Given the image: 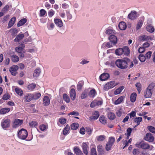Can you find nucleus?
Here are the masks:
<instances>
[{
	"instance_id": "nucleus-53",
	"label": "nucleus",
	"mask_w": 155,
	"mask_h": 155,
	"mask_svg": "<svg viewBox=\"0 0 155 155\" xmlns=\"http://www.w3.org/2000/svg\"><path fill=\"white\" fill-rule=\"evenodd\" d=\"M143 22L142 20H139L137 24L136 29L137 30L139 29L142 26Z\"/></svg>"
},
{
	"instance_id": "nucleus-46",
	"label": "nucleus",
	"mask_w": 155,
	"mask_h": 155,
	"mask_svg": "<svg viewBox=\"0 0 155 155\" xmlns=\"http://www.w3.org/2000/svg\"><path fill=\"white\" fill-rule=\"evenodd\" d=\"M105 136L104 135H101L97 136L96 137V138L97 141H102L105 140Z\"/></svg>"
},
{
	"instance_id": "nucleus-50",
	"label": "nucleus",
	"mask_w": 155,
	"mask_h": 155,
	"mask_svg": "<svg viewBox=\"0 0 155 155\" xmlns=\"http://www.w3.org/2000/svg\"><path fill=\"white\" fill-rule=\"evenodd\" d=\"M15 91L16 93L18 95L21 96L23 94L22 90L19 88H16Z\"/></svg>"
},
{
	"instance_id": "nucleus-12",
	"label": "nucleus",
	"mask_w": 155,
	"mask_h": 155,
	"mask_svg": "<svg viewBox=\"0 0 155 155\" xmlns=\"http://www.w3.org/2000/svg\"><path fill=\"white\" fill-rule=\"evenodd\" d=\"M106 110L107 111V116L108 118L110 120H113L116 118V115L114 113L109 111V108H106Z\"/></svg>"
},
{
	"instance_id": "nucleus-30",
	"label": "nucleus",
	"mask_w": 155,
	"mask_h": 155,
	"mask_svg": "<svg viewBox=\"0 0 155 155\" xmlns=\"http://www.w3.org/2000/svg\"><path fill=\"white\" fill-rule=\"evenodd\" d=\"M99 115V112L97 111H95L93 113L91 117L94 120H96L98 118Z\"/></svg>"
},
{
	"instance_id": "nucleus-25",
	"label": "nucleus",
	"mask_w": 155,
	"mask_h": 155,
	"mask_svg": "<svg viewBox=\"0 0 155 155\" xmlns=\"http://www.w3.org/2000/svg\"><path fill=\"white\" fill-rule=\"evenodd\" d=\"M25 47V45L24 44H22L21 47H16L15 48V51L18 53H21L22 52H25L23 51V48Z\"/></svg>"
},
{
	"instance_id": "nucleus-9",
	"label": "nucleus",
	"mask_w": 155,
	"mask_h": 155,
	"mask_svg": "<svg viewBox=\"0 0 155 155\" xmlns=\"http://www.w3.org/2000/svg\"><path fill=\"white\" fill-rule=\"evenodd\" d=\"M89 143L83 142L82 144V148L83 153L86 155H88L89 150Z\"/></svg>"
},
{
	"instance_id": "nucleus-48",
	"label": "nucleus",
	"mask_w": 155,
	"mask_h": 155,
	"mask_svg": "<svg viewBox=\"0 0 155 155\" xmlns=\"http://www.w3.org/2000/svg\"><path fill=\"white\" fill-rule=\"evenodd\" d=\"M47 12L44 9H41L40 10L39 15L41 17H45L47 16Z\"/></svg>"
},
{
	"instance_id": "nucleus-57",
	"label": "nucleus",
	"mask_w": 155,
	"mask_h": 155,
	"mask_svg": "<svg viewBox=\"0 0 155 155\" xmlns=\"http://www.w3.org/2000/svg\"><path fill=\"white\" fill-rule=\"evenodd\" d=\"M55 12L52 9H51L48 12V15L50 17H52L54 14Z\"/></svg>"
},
{
	"instance_id": "nucleus-4",
	"label": "nucleus",
	"mask_w": 155,
	"mask_h": 155,
	"mask_svg": "<svg viewBox=\"0 0 155 155\" xmlns=\"http://www.w3.org/2000/svg\"><path fill=\"white\" fill-rule=\"evenodd\" d=\"M28 133L26 130L22 128L18 132V136L19 138L22 140H25L27 137Z\"/></svg>"
},
{
	"instance_id": "nucleus-15",
	"label": "nucleus",
	"mask_w": 155,
	"mask_h": 155,
	"mask_svg": "<svg viewBox=\"0 0 155 155\" xmlns=\"http://www.w3.org/2000/svg\"><path fill=\"white\" fill-rule=\"evenodd\" d=\"M109 39L113 45H115L117 43V38L114 35H110L109 38Z\"/></svg>"
},
{
	"instance_id": "nucleus-13",
	"label": "nucleus",
	"mask_w": 155,
	"mask_h": 155,
	"mask_svg": "<svg viewBox=\"0 0 155 155\" xmlns=\"http://www.w3.org/2000/svg\"><path fill=\"white\" fill-rule=\"evenodd\" d=\"M137 12L136 11H131L128 15V18L130 19L134 20L137 17Z\"/></svg>"
},
{
	"instance_id": "nucleus-26",
	"label": "nucleus",
	"mask_w": 155,
	"mask_h": 155,
	"mask_svg": "<svg viewBox=\"0 0 155 155\" xmlns=\"http://www.w3.org/2000/svg\"><path fill=\"white\" fill-rule=\"evenodd\" d=\"M123 50V54L125 55H128L130 53V50L129 48L127 46L124 47L122 48Z\"/></svg>"
},
{
	"instance_id": "nucleus-38",
	"label": "nucleus",
	"mask_w": 155,
	"mask_h": 155,
	"mask_svg": "<svg viewBox=\"0 0 155 155\" xmlns=\"http://www.w3.org/2000/svg\"><path fill=\"white\" fill-rule=\"evenodd\" d=\"M124 97L122 96L118 98L117 100L115 101L114 104H118L121 103L123 101Z\"/></svg>"
},
{
	"instance_id": "nucleus-44",
	"label": "nucleus",
	"mask_w": 155,
	"mask_h": 155,
	"mask_svg": "<svg viewBox=\"0 0 155 155\" xmlns=\"http://www.w3.org/2000/svg\"><path fill=\"white\" fill-rule=\"evenodd\" d=\"M38 125V123L35 121L30 122L29 123V126L31 127H35L37 128Z\"/></svg>"
},
{
	"instance_id": "nucleus-45",
	"label": "nucleus",
	"mask_w": 155,
	"mask_h": 155,
	"mask_svg": "<svg viewBox=\"0 0 155 155\" xmlns=\"http://www.w3.org/2000/svg\"><path fill=\"white\" fill-rule=\"evenodd\" d=\"M24 35L23 34H19L16 36V37L15 39V41L17 42L18 41L21 39L23 38H24Z\"/></svg>"
},
{
	"instance_id": "nucleus-62",
	"label": "nucleus",
	"mask_w": 155,
	"mask_h": 155,
	"mask_svg": "<svg viewBox=\"0 0 155 155\" xmlns=\"http://www.w3.org/2000/svg\"><path fill=\"white\" fill-rule=\"evenodd\" d=\"M115 32V31L112 29H108L106 31V34L108 35L114 34Z\"/></svg>"
},
{
	"instance_id": "nucleus-18",
	"label": "nucleus",
	"mask_w": 155,
	"mask_h": 155,
	"mask_svg": "<svg viewBox=\"0 0 155 155\" xmlns=\"http://www.w3.org/2000/svg\"><path fill=\"white\" fill-rule=\"evenodd\" d=\"M110 77V75L107 73H104L100 76L99 78L101 81L107 80Z\"/></svg>"
},
{
	"instance_id": "nucleus-31",
	"label": "nucleus",
	"mask_w": 155,
	"mask_h": 155,
	"mask_svg": "<svg viewBox=\"0 0 155 155\" xmlns=\"http://www.w3.org/2000/svg\"><path fill=\"white\" fill-rule=\"evenodd\" d=\"M124 88V87L123 86L120 87L116 90L114 91V94L115 95H117L120 94Z\"/></svg>"
},
{
	"instance_id": "nucleus-59",
	"label": "nucleus",
	"mask_w": 155,
	"mask_h": 155,
	"mask_svg": "<svg viewBox=\"0 0 155 155\" xmlns=\"http://www.w3.org/2000/svg\"><path fill=\"white\" fill-rule=\"evenodd\" d=\"M10 32L12 35H15L18 32V30L16 28L11 29L10 30Z\"/></svg>"
},
{
	"instance_id": "nucleus-58",
	"label": "nucleus",
	"mask_w": 155,
	"mask_h": 155,
	"mask_svg": "<svg viewBox=\"0 0 155 155\" xmlns=\"http://www.w3.org/2000/svg\"><path fill=\"white\" fill-rule=\"evenodd\" d=\"M87 96V93L86 91L83 92L81 95V97L82 99L86 98Z\"/></svg>"
},
{
	"instance_id": "nucleus-54",
	"label": "nucleus",
	"mask_w": 155,
	"mask_h": 155,
	"mask_svg": "<svg viewBox=\"0 0 155 155\" xmlns=\"http://www.w3.org/2000/svg\"><path fill=\"white\" fill-rule=\"evenodd\" d=\"M138 58L141 62H144L145 61L146 58L145 56L143 54H140L139 55Z\"/></svg>"
},
{
	"instance_id": "nucleus-64",
	"label": "nucleus",
	"mask_w": 155,
	"mask_h": 155,
	"mask_svg": "<svg viewBox=\"0 0 155 155\" xmlns=\"http://www.w3.org/2000/svg\"><path fill=\"white\" fill-rule=\"evenodd\" d=\"M66 119L65 118H60L59 119V122L62 124H64L66 122Z\"/></svg>"
},
{
	"instance_id": "nucleus-51",
	"label": "nucleus",
	"mask_w": 155,
	"mask_h": 155,
	"mask_svg": "<svg viewBox=\"0 0 155 155\" xmlns=\"http://www.w3.org/2000/svg\"><path fill=\"white\" fill-rule=\"evenodd\" d=\"M142 117H138L135 118L134 121L135 123L137 124V125H138L140 124V122L142 121Z\"/></svg>"
},
{
	"instance_id": "nucleus-56",
	"label": "nucleus",
	"mask_w": 155,
	"mask_h": 155,
	"mask_svg": "<svg viewBox=\"0 0 155 155\" xmlns=\"http://www.w3.org/2000/svg\"><path fill=\"white\" fill-rule=\"evenodd\" d=\"M152 52L151 51H149L147 52L145 54V58L146 59H150L152 54Z\"/></svg>"
},
{
	"instance_id": "nucleus-43",
	"label": "nucleus",
	"mask_w": 155,
	"mask_h": 155,
	"mask_svg": "<svg viewBox=\"0 0 155 155\" xmlns=\"http://www.w3.org/2000/svg\"><path fill=\"white\" fill-rule=\"evenodd\" d=\"M27 21L26 18H23L20 20L18 23L17 26L18 27L21 26L25 24Z\"/></svg>"
},
{
	"instance_id": "nucleus-47",
	"label": "nucleus",
	"mask_w": 155,
	"mask_h": 155,
	"mask_svg": "<svg viewBox=\"0 0 155 155\" xmlns=\"http://www.w3.org/2000/svg\"><path fill=\"white\" fill-rule=\"evenodd\" d=\"M124 112V110L122 108H120L117 111L116 114L118 117H120Z\"/></svg>"
},
{
	"instance_id": "nucleus-41",
	"label": "nucleus",
	"mask_w": 155,
	"mask_h": 155,
	"mask_svg": "<svg viewBox=\"0 0 155 155\" xmlns=\"http://www.w3.org/2000/svg\"><path fill=\"white\" fill-rule=\"evenodd\" d=\"M64 100L67 103H69L70 101V99L68 96L66 94H64L63 95Z\"/></svg>"
},
{
	"instance_id": "nucleus-40",
	"label": "nucleus",
	"mask_w": 155,
	"mask_h": 155,
	"mask_svg": "<svg viewBox=\"0 0 155 155\" xmlns=\"http://www.w3.org/2000/svg\"><path fill=\"white\" fill-rule=\"evenodd\" d=\"M71 129L75 130L77 129L79 127V124L76 123H74L72 124L71 125Z\"/></svg>"
},
{
	"instance_id": "nucleus-14",
	"label": "nucleus",
	"mask_w": 155,
	"mask_h": 155,
	"mask_svg": "<svg viewBox=\"0 0 155 155\" xmlns=\"http://www.w3.org/2000/svg\"><path fill=\"white\" fill-rule=\"evenodd\" d=\"M97 150L98 155H105L106 153L104 150L103 149L102 146L101 145H99L97 146Z\"/></svg>"
},
{
	"instance_id": "nucleus-60",
	"label": "nucleus",
	"mask_w": 155,
	"mask_h": 155,
	"mask_svg": "<svg viewBox=\"0 0 155 155\" xmlns=\"http://www.w3.org/2000/svg\"><path fill=\"white\" fill-rule=\"evenodd\" d=\"M104 44L105 45V47L107 48L112 47L114 45L110 41V42H108L107 43H105Z\"/></svg>"
},
{
	"instance_id": "nucleus-16",
	"label": "nucleus",
	"mask_w": 155,
	"mask_h": 155,
	"mask_svg": "<svg viewBox=\"0 0 155 155\" xmlns=\"http://www.w3.org/2000/svg\"><path fill=\"white\" fill-rule=\"evenodd\" d=\"M115 86L114 81H111L107 83L105 85L104 87L107 90L113 88Z\"/></svg>"
},
{
	"instance_id": "nucleus-42",
	"label": "nucleus",
	"mask_w": 155,
	"mask_h": 155,
	"mask_svg": "<svg viewBox=\"0 0 155 155\" xmlns=\"http://www.w3.org/2000/svg\"><path fill=\"white\" fill-rule=\"evenodd\" d=\"M146 29L147 31L150 32H153L154 31V28L149 25L147 26Z\"/></svg>"
},
{
	"instance_id": "nucleus-39",
	"label": "nucleus",
	"mask_w": 155,
	"mask_h": 155,
	"mask_svg": "<svg viewBox=\"0 0 155 155\" xmlns=\"http://www.w3.org/2000/svg\"><path fill=\"white\" fill-rule=\"evenodd\" d=\"M135 86L137 87V89L138 92V94H140L141 90L142 85L140 83H137L136 84Z\"/></svg>"
},
{
	"instance_id": "nucleus-6",
	"label": "nucleus",
	"mask_w": 155,
	"mask_h": 155,
	"mask_svg": "<svg viewBox=\"0 0 155 155\" xmlns=\"http://www.w3.org/2000/svg\"><path fill=\"white\" fill-rule=\"evenodd\" d=\"M23 120H20L16 119L13 122L12 127L13 128H15L20 126L23 123Z\"/></svg>"
},
{
	"instance_id": "nucleus-33",
	"label": "nucleus",
	"mask_w": 155,
	"mask_h": 155,
	"mask_svg": "<svg viewBox=\"0 0 155 155\" xmlns=\"http://www.w3.org/2000/svg\"><path fill=\"white\" fill-rule=\"evenodd\" d=\"M84 81H81L79 82L77 86V89L78 91H80L82 89L84 85Z\"/></svg>"
},
{
	"instance_id": "nucleus-49",
	"label": "nucleus",
	"mask_w": 155,
	"mask_h": 155,
	"mask_svg": "<svg viewBox=\"0 0 155 155\" xmlns=\"http://www.w3.org/2000/svg\"><path fill=\"white\" fill-rule=\"evenodd\" d=\"M96 91L95 89L91 90L89 93V95L91 97H94L96 95Z\"/></svg>"
},
{
	"instance_id": "nucleus-19",
	"label": "nucleus",
	"mask_w": 155,
	"mask_h": 155,
	"mask_svg": "<svg viewBox=\"0 0 155 155\" xmlns=\"http://www.w3.org/2000/svg\"><path fill=\"white\" fill-rule=\"evenodd\" d=\"M54 22L55 25L58 27L61 28L63 25V23L61 19L59 18H54Z\"/></svg>"
},
{
	"instance_id": "nucleus-22",
	"label": "nucleus",
	"mask_w": 155,
	"mask_h": 155,
	"mask_svg": "<svg viewBox=\"0 0 155 155\" xmlns=\"http://www.w3.org/2000/svg\"><path fill=\"white\" fill-rule=\"evenodd\" d=\"M118 27L120 30H125L126 28L127 25L125 22L121 21L119 23Z\"/></svg>"
},
{
	"instance_id": "nucleus-20",
	"label": "nucleus",
	"mask_w": 155,
	"mask_h": 155,
	"mask_svg": "<svg viewBox=\"0 0 155 155\" xmlns=\"http://www.w3.org/2000/svg\"><path fill=\"white\" fill-rule=\"evenodd\" d=\"M33 96L31 94H26L24 97V101L27 102H29L33 99Z\"/></svg>"
},
{
	"instance_id": "nucleus-55",
	"label": "nucleus",
	"mask_w": 155,
	"mask_h": 155,
	"mask_svg": "<svg viewBox=\"0 0 155 155\" xmlns=\"http://www.w3.org/2000/svg\"><path fill=\"white\" fill-rule=\"evenodd\" d=\"M148 130L151 132L155 134V128L153 126H150L147 127Z\"/></svg>"
},
{
	"instance_id": "nucleus-2",
	"label": "nucleus",
	"mask_w": 155,
	"mask_h": 155,
	"mask_svg": "<svg viewBox=\"0 0 155 155\" xmlns=\"http://www.w3.org/2000/svg\"><path fill=\"white\" fill-rule=\"evenodd\" d=\"M155 86V84L153 83H151L149 85L144 93V95L145 98L151 97Z\"/></svg>"
},
{
	"instance_id": "nucleus-21",
	"label": "nucleus",
	"mask_w": 155,
	"mask_h": 155,
	"mask_svg": "<svg viewBox=\"0 0 155 155\" xmlns=\"http://www.w3.org/2000/svg\"><path fill=\"white\" fill-rule=\"evenodd\" d=\"M43 102L45 106H47L50 103V100L49 97L48 96H45L43 99Z\"/></svg>"
},
{
	"instance_id": "nucleus-52",
	"label": "nucleus",
	"mask_w": 155,
	"mask_h": 155,
	"mask_svg": "<svg viewBox=\"0 0 155 155\" xmlns=\"http://www.w3.org/2000/svg\"><path fill=\"white\" fill-rule=\"evenodd\" d=\"M132 130V129L130 127H129L127 129V133H126L125 134L127 136V139H128L129 138V137L130 135Z\"/></svg>"
},
{
	"instance_id": "nucleus-3",
	"label": "nucleus",
	"mask_w": 155,
	"mask_h": 155,
	"mask_svg": "<svg viewBox=\"0 0 155 155\" xmlns=\"http://www.w3.org/2000/svg\"><path fill=\"white\" fill-rule=\"evenodd\" d=\"M115 141L114 137H110L109 138L108 142L106 143L105 146V149L107 151L110 150Z\"/></svg>"
},
{
	"instance_id": "nucleus-35",
	"label": "nucleus",
	"mask_w": 155,
	"mask_h": 155,
	"mask_svg": "<svg viewBox=\"0 0 155 155\" xmlns=\"http://www.w3.org/2000/svg\"><path fill=\"white\" fill-rule=\"evenodd\" d=\"M36 87V84H35L32 83L29 84L27 86L28 89L30 91L33 90Z\"/></svg>"
},
{
	"instance_id": "nucleus-29",
	"label": "nucleus",
	"mask_w": 155,
	"mask_h": 155,
	"mask_svg": "<svg viewBox=\"0 0 155 155\" xmlns=\"http://www.w3.org/2000/svg\"><path fill=\"white\" fill-rule=\"evenodd\" d=\"M11 59L12 61L13 62H17L19 60L18 57L15 54L12 55L11 56Z\"/></svg>"
},
{
	"instance_id": "nucleus-5",
	"label": "nucleus",
	"mask_w": 155,
	"mask_h": 155,
	"mask_svg": "<svg viewBox=\"0 0 155 155\" xmlns=\"http://www.w3.org/2000/svg\"><path fill=\"white\" fill-rule=\"evenodd\" d=\"M11 121L9 119H4L2 120L1 125L2 127L4 130H6L9 128L10 125Z\"/></svg>"
},
{
	"instance_id": "nucleus-37",
	"label": "nucleus",
	"mask_w": 155,
	"mask_h": 155,
	"mask_svg": "<svg viewBox=\"0 0 155 155\" xmlns=\"http://www.w3.org/2000/svg\"><path fill=\"white\" fill-rule=\"evenodd\" d=\"M123 51L122 48H119L115 50V53L117 55H120L123 54Z\"/></svg>"
},
{
	"instance_id": "nucleus-7",
	"label": "nucleus",
	"mask_w": 155,
	"mask_h": 155,
	"mask_svg": "<svg viewBox=\"0 0 155 155\" xmlns=\"http://www.w3.org/2000/svg\"><path fill=\"white\" fill-rule=\"evenodd\" d=\"M136 147L139 148H140L143 149H147L150 148V145L147 143L144 142H141L139 143H136Z\"/></svg>"
},
{
	"instance_id": "nucleus-28",
	"label": "nucleus",
	"mask_w": 155,
	"mask_h": 155,
	"mask_svg": "<svg viewBox=\"0 0 155 155\" xmlns=\"http://www.w3.org/2000/svg\"><path fill=\"white\" fill-rule=\"evenodd\" d=\"M10 109L9 108L5 107L0 110V114H5L10 111Z\"/></svg>"
},
{
	"instance_id": "nucleus-61",
	"label": "nucleus",
	"mask_w": 155,
	"mask_h": 155,
	"mask_svg": "<svg viewBox=\"0 0 155 155\" xmlns=\"http://www.w3.org/2000/svg\"><path fill=\"white\" fill-rule=\"evenodd\" d=\"M91 155H97L95 148L93 147L91 150Z\"/></svg>"
},
{
	"instance_id": "nucleus-8",
	"label": "nucleus",
	"mask_w": 155,
	"mask_h": 155,
	"mask_svg": "<svg viewBox=\"0 0 155 155\" xmlns=\"http://www.w3.org/2000/svg\"><path fill=\"white\" fill-rule=\"evenodd\" d=\"M18 68L19 67L17 65H13L9 68V71L12 75L15 76L17 74V71Z\"/></svg>"
},
{
	"instance_id": "nucleus-11",
	"label": "nucleus",
	"mask_w": 155,
	"mask_h": 155,
	"mask_svg": "<svg viewBox=\"0 0 155 155\" xmlns=\"http://www.w3.org/2000/svg\"><path fill=\"white\" fill-rule=\"evenodd\" d=\"M144 140L149 142H152L154 141V137L152 134L150 133H147L144 138Z\"/></svg>"
},
{
	"instance_id": "nucleus-27",
	"label": "nucleus",
	"mask_w": 155,
	"mask_h": 155,
	"mask_svg": "<svg viewBox=\"0 0 155 155\" xmlns=\"http://www.w3.org/2000/svg\"><path fill=\"white\" fill-rule=\"evenodd\" d=\"M137 96V94L135 92L131 94L130 99L131 102H134L136 101Z\"/></svg>"
},
{
	"instance_id": "nucleus-10",
	"label": "nucleus",
	"mask_w": 155,
	"mask_h": 155,
	"mask_svg": "<svg viewBox=\"0 0 155 155\" xmlns=\"http://www.w3.org/2000/svg\"><path fill=\"white\" fill-rule=\"evenodd\" d=\"M103 103V101L101 99H95L93 101L90 105V107H95L101 105Z\"/></svg>"
},
{
	"instance_id": "nucleus-32",
	"label": "nucleus",
	"mask_w": 155,
	"mask_h": 155,
	"mask_svg": "<svg viewBox=\"0 0 155 155\" xmlns=\"http://www.w3.org/2000/svg\"><path fill=\"white\" fill-rule=\"evenodd\" d=\"M100 122L103 124H105L107 123V120L105 117L103 115L101 116L99 118Z\"/></svg>"
},
{
	"instance_id": "nucleus-23",
	"label": "nucleus",
	"mask_w": 155,
	"mask_h": 155,
	"mask_svg": "<svg viewBox=\"0 0 155 155\" xmlns=\"http://www.w3.org/2000/svg\"><path fill=\"white\" fill-rule=\"evenodd\" d=\"M74 151L76 155H83V154L81 150L78 147L74 148Z\"/></svg>"
},
{
	"instance_id": "nucleus-24",
	"label": "nucleus",
	"mask_w": 155,
	"mask_h": 155,
	"mask_svg": "<svg viewBox=\"0 0 155 155\" xmlns=\"http://www.w3.org/2000/svg\"><path fill=\"white\" fill-rule=\"evenodd\" d=\"M16 21V18L15 17H12L9 21L8 25V27L9 28L12 27Z\"/></svg>"
},
{
	"instance_id": "nucleus-17",
	"label": "nucleus",
	"mask_w": 155,
	"mask_h": 155,
	"mask_svg": "<svg viewBox=\"0 0 155 155\" xmlns=\"http://www.w3.org/2000/svg\"><path fill=\"white\" fill-rule=\"evenodd\" d=\"M70 96L71 100L73 101L74 100L76 97V93L75 89L74 88H72L71 89L70 92Z\"/></svg>"
},
{
	"instance_id": "nucleus-1",
	"label": "nucleus",
	"mask_w": 155,
	"mask_h": 155,
	"mask_svg": "<svg viewBox=\"0 0 155 155\" xmlns=\"http://www.w3.org/2000/svg\"><path fill=\"white\" fill-rule=\"evenodd\" d=\"M115 64L117 68L121 69H127L128 67V65L129 66L130 68L134 66L133 62L127 58L117 60L115 62Z\"/></svg>"
},
{
	"instance_id": "nucleus-34",
	"label": "nucleus",
	"mask_w": 155,
	"mask_h": 155,
	"mask_svg": "<svg viewBox=\"0 0 155 155\" xmlns=\"http://www.w3.org/2000/svg\"><path fill=\"white\" fill-rule=\"evenodd\" d=\"M70 127L69 125L67 124L63 131V134L64 135H66L68 133L69 130H70Z\"/></svg>"
},
{
	"instance_id": "nucleus-36",
	"label": "nucleus",
	"mask_w": 155,
	"mask_h": 155,
	"mask_svg": "<svg viewBox=\"0 0 155 155\" xmlns=\"http://www.w3.org/2000/svg\"><path fill=\"white\" fill-rule=\"evenodd\" d=\"M48 128L47 124H42L39 126V129L42 131H46Z\"/></svg>"
},
{
	"instance_id": "nucleus-63",
	"label": "nucleus",
	"mask_w": 155,
	"mask_h": 155,
	"mask_svg": "<svg viewBox=\"0 0 155 155\" xmlns=\"http://www.w3.org/2000/svg\"><path fill=\"white\" fill-rule=\"evenodd\" d=\"M39 75V70L38 69H36L34 72L33 74V77L35 78H37L38 77Z\"/></svg>"
}]
</instances>
